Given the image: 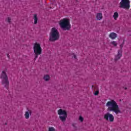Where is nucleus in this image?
I'll return each mask as SVG.
<instances>
[{
	"label": "nucleus",
	"instance_id": "nucleus-1",
	"mask_svg": "<svg viewBox=\"0 0 131 131\" xmlns=\"http://www.w3.org/2000/svg\"><path fill=\"white\" fill-rule=\"evenodd\" d=\"M105 106L107 107V111L110 112H114L115 114H119L121 113L119 106L115 100H112L107 101L105 104Z\"/></svg>",
	"mask_w": 131,
	"mask_h": 131
},
{
	"label": "nucleus",
	"instance_id": "nucleus-2",
	"mask_svg": "<svg viewBox=\"0 0 131 131\" xmlns=\"http://www.w3.org/2000/svg\"><path fill=\"white\" fill-rule=\"evenodd\" d=\"M60 38V33L56 28H52L49 34V41H56Z\"/></svg>",
	"mask_w": 131,
	"mask_h": 131
},
{
	"label": "nucleus",
	"instance_id": "nucleus-3",
	"mask_svg": "<svg viewBox=\"0 0 131 131\" xmlns=\"http://www.w3.org/2000/svg\"><path fill=\"white\" fill-rule=\"evenodd\" d=\"M59 26L63 30H70L71 28V25L70 24V20L67 18H63L61 19L59 23Z\"/></svg>",
	"mask_w": 131,
	"mask_h": 131
},
{
	"label": "nucleus",
	"instance_id": "nucleus-4",
	"mask_svg": "<svg viewBox=\"0 0 131 131\" xmlns=\"http://www.w3.org/2000/svg\"><path fill=\"white\" fill-rule=\"evenodd\" d=\"M33 50L35 54V58L34 60H35L37 58H38V55H41L42 49H41L40 44H39V43L36 42L34 45Z\"/></svg>",
	"mask_w": 131,
	"mask_h": 131
},
{
	"label": "nucleus",
	"instance_id": "nucleus-5",
	"mask_svg": "<svg viewBox=\"0 0 131 131\" xmlns=\"http://www.w3.org/2000/svg\"><path fill=\"white\" fill-rule=\"evenodd\" d=\"M1 78L2 81V84L5 86L7 90H9V80L8 79V75L5 71H3L1 76Z\"/></svg>",
	"mask_w": 131,
	"mask_h": 131
},
{
	"label": "nucleus",
	"instance_id": "nucleus-6",
	"mask_svg": "<svg viewBox=\"0 0 131 131\" xmlns=\"http://www.w3.org/2000/svg\"><path fill=\"white\" fill-rule=\"evenodd\" d=\"M57 113L59 115V118L61 121L62 122H65L68 116L67 112L65 110H63L60 108L57 111Z\"/></svg>",
	"mask_w": 131,
	"mask_h": 131
},
{
	"label": "nucleus",
	"instance_id": "nucleus-7",
	"mask_svg": "<svg viewBox=\"0 0 131 131\" xmlns=\"http://www.w3.org/2000/svg\"><path fill=\"white\" fill-rule=\"evenodd\" d=\"M119 7L120 9L129 10V8H130V1L129 0H121L119 3Z\"/></svg>",
	"mask_w": 131,
	"mask_h": 131
},
{
	"label": "nucleus",
	"instance_id": "nucleus-8",
	"mask_svg": "<svg viewBox=\"0 0 131 131\" xmlns=\"http://www.w3.org/2000/svg\"><path fill=\"white\" fill-rule=\"evenodd\" d=\"M104 119L107 121H110V122H113L114 121V116L112 114L107 113L104 116Z\"/></svg>",
	"mask_w": 131,
	"mask_h": 131
},
{
	"label": "nucleus",
	"instance_id": "nucleus-9",
	"mask_svg": "<svg viewBox=\"0 0 131 131\" xmlns=\"http://www.w3.org/2000/svg\"><path fill=\"white\" fill-rule=\"evenodd\" d=\"M123 43L120 45V50L118 52V54L115 56V61H117L119 60L121 57H122V48L123 47Z\"/></svg>",
	"mask_w": 131,
	"mask_h": 131
},
{
	"label": "nucleus",
	"instance_id": "nucleus-10",
	"mask_svg": "<svg viewBox=\"0 0 131 131\" xmlns=\"http://www.w3.org/2000/svg\"><path fill=\"white\" fill-rule=\"evenodd\" d=\"M109 37L111 38V39H115L116 37H117V34L114 32L111 33L109 35Z\"/></svg>",
	"mask_w": 131,
	"mask_h": 131
},
{
	"label": "nucleus",
	"instance_id": "nucleus-11",
	"mask_svg": "<svg viewBox=\"0 0 131 131\" xmlns=\"http://www.w3.org/2000/svg\"><path fill=\"white\" fill-rule=\"evenodd\" d=\"M102 18H103L102 13H97L96 15L97 20H101Z\"/></svg>",
	"mask_w": 131,
	"mask_h": 131
},
{
	"label": "nucleus",
	"instance_id": "nucleus-12",
	"mask_svg": "<svg viewBox=\"0 0 131 131\" xmlns=\"http://www.w3.org/2000/svg\"><path fill=\"white\" fill-rule=\"evenodd\" d=\"M118 17H119L118 12H115V13H114L113 18H114V20H117V18H118Z\"/></svg>",
	"mask_w": 131,
	"mask_h": 131
},
{
	"label": "nucleus",
	"instance_id": "nucleus-13",
	"mask_svg": "<svg viewBox=\"0 0 131 131\" xmlns=\"http://www.w3.org/2000/svg\"><path fill=\"white\" fill-rule=\"evenodd\" d=\"M34 24H37V15L34 14Z\"/></svg>",
	"mask_w": 131,
	"mask_h": 131
},
{
	"label": "nucleus",
	"instance_id": "nucleus-14",
	"mask_svg": "<svg viewBox=\"0 0 131 131\" xmlns=\"http://www.w3.org/2000/svg\"><path fill=\"white\" fill-rule=\"evenodd\" d=\"M43 79H44V80L48 81V80H50V76L49 75H45L44 77H43Z\"/></svg>",
	"mask_w": 131,
	"mask_h": 131
},
{
	"label": "nucleus",
	"instance_id": "nucleus-15",
	"mask_svg": "<svg viewBox=\"0 0 131 131\" xmlns=\"http://www.w3.org/2000/svg\"><path fill=\"white\" fill-rule=\"evenodd\" d=\"M25 116L26 119H28V118H29V113L28 112H26L25 113Z\"/></svg>",
	"mask_w": 131,
	"mask_h": 131
},
{
	"label": "nucleus",
	"instance_id": "nucleus-16",
	"mask_svg": "<svg viewBox=\"0 0 131 131\" xmlns=\"http://www.w3.org/2000/svg\"><path fill=\"white\" fill-rule=\"evenodd\" d=\"M111 45H113L114 47H116L118 45L116 41H113L111 42Z\"/></svg>",
	"mask_w": 131,
	"mask_h": 131
},
{
	"label": "nucleus",
	"instance_id": "nucleus-17",
	"mask_svg": "<svg viewBox=\"0 0 131 131\" xmlns=\"http://www.w3.org/2000/svg\"><path fill=\"white\" fill-rule=\"evenodd\" d=\"M48 131H56L54 127H50L49 128Z\"/></svg>",
	"mask_w": 131,
	"mask_h": 131
},
{
	"label": "nucleus",
	"instance_id": "nucleus-18",
	"mask_svg": "<svg viewBox=\"0 0 131 131\" xmlns=\"http://www.w3.org/2000/svg\"><path fill=\"white\" fill-rule=\"evenodd\" d=\"M79 120H80V121H81V122H82V121H83V118H82V117L80 116L79 117Z\"/></svg>",
	"mask_w": 131,
	"mask_h": 131
},
{
	"label": "nucleus",
	"instance_id": "nucleus-19",
	"mask_svg": "<svg viewBox=\"0 0 131 131\" xmlns=\"http://www.w3.org/2000/svg\"><path fill=\"white\" fill-rule=\"evenodd\" d=\"M100 92L99 91H96L95 93H94L95 96H98L99 95Z\"/></svg>",
	"mask_w": 131,
	"mask_h": 131
},
{
	"label": "nucleus",
	"instance_id": "nucleus-20",
	"mask_svg": "<svg viewBox=\"0 0 131 131\" xmlns=\"http://www.w3.org/2000/svg\"><path fill=\"white\" fill-rule=\"evenodd\" d=\"M7 22L8 23H11V18L8 17V18H7Z\"/></svg>",
	"mask_w": 131,
	"mask_h": 131
},
{
	"label": "nucleus",
	"instance_id": "nucleus-21",
	"mask_svg": "<svg viewBox=\"0 0 131 131\" xmlns=\"http://www.w3.org/2000/svg\"><path fill=\"white\" fill-rule=\"evenodd\" d=\"M73 57L74 58V59H76V55H75V54H74Z\"/></svg>",
	"mask_w": 131,
	"mask_h": 131
},
{
	"label": "nucleus",
	"instance_id": "nucleus-22",
	"mask_svg": "<svg viewBox=\"0 0 131 131\" xmlns=\"http://www.w3.org/2000/svg\"><path fill=\"white\" fill-rule=\"evenodd\" d=\"M8 58H10V55L9 54H7Z\"/></svg>",
	"mask_w": 131,
	"mask_h": 131
},
{
	"label": "nucleus",
	"instance_id": "nucleus-23",
	"mask_svg": "<svg viewBox=\"0 0 131 131\" xmlns=\"http://www.w3.org/2000/svg\"><path fill=\"white\" fill-rule=\"evenodd\" d=\"M127 88H124L125 90H127Z\"/></svg>",
	"mask_w": 131,
	"mask_h": 131
}]
</instances>
